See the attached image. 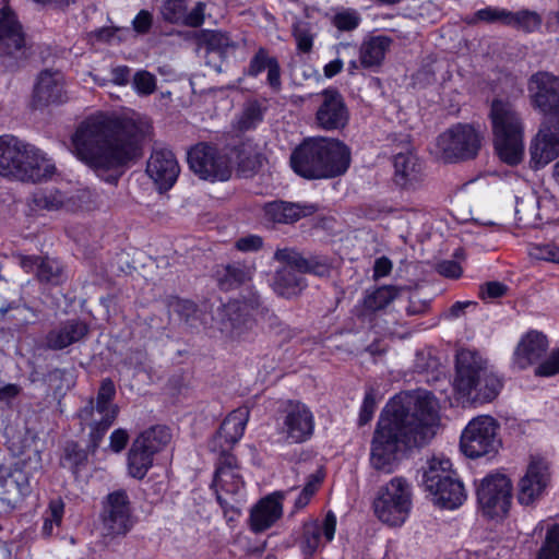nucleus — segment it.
I'll list each match as a JSON object with an SVG mask.
<instances>
[{
	"mask_svg": "<svg viewBox=\"0 0 559 559\" xmlns=\"http://www.w3.org/2000/svg\"><path fill=\"white\" fill-rule=\"evenodd\" d=\"M439 421L438 405L430 393L394 396L382 411L373 432L371 466L392 473L401 453L424 447L436 436Z\"/></svg>",
	"mask_w": 559,
	"mask_h": 559,
	"instance_id": "1",
	"label": "nucleus"
},
{
	"mask_svg": "<svg viewBox=\"0 0 559 559\" xmlns=\"http://www.w3.org/2000/svg\"><path fill=\"white\" fill-rule=\"evenodd\" d=\"M144 126L132 119L96 115L84 120L72 136L79 159L98 176L112 171L105 180L116 185L130 162L141 156Z\"/></svg>",
	"mask_w": 559,
	"mask_h": 559,
	"instance_id": "2",
	"label": "nucleus"
},
{
	"mask_svg": "<svg viewBox=\"0 0 559 559\" xmlns=\"http://www.w3.org/2000/svg\"><path fill=\"white\" fill-rule=\"evenodd\" d=\"M349 165L350 150L337 139L308 138L290 155L293 170L306 179L335 178Z\"/></svg>",
	"mask_w": 559,
	"mask_h": 559,
	"instance_id": "3",
	"label": "nucleus"
},
{
	"mask_svg": "<svg viewBox=\"0 0 559 559\" xmlns=\"http://www.w3.org/2000/svg\"><path fill=\"white\" fill-rule=\"evenodd\" d=\"M55 171V164L34 145L13 135L0 136V176L35 183L50 178Z\"/></svg>",
	"mask_w": 559,
	"mask_h": 559,
	"instance_id": "4",
	"label": "nucleus"
},
{
	"mask_svg": "<svg viewBox=\"0 0 559 559\" xmlns=\"http://www.w3.org/2000/svg\"><path fill=\"white\" fill-rule=\"evenodd\" d=\"M454 389L473 403L495 400L501 388L500 379L488 368L487 361L476 352L461 349L456 354Z\"/></svg>",
	"mask_w": 559,
	"mask_h": 559,
	"instance_id": "5",
	"label": "nucleus"
},
{
	"mask_svg": "<svg viewBox=\"0 0 559 559\" xmlns=\"http://www.w3.org/2000/svg\"><path fill=\"white\" fill-rule=\"evenodd\" d=\"M274 259L283 264L275 272L273 289L282 297L296 296L304 288V278L299 273H312L318 276H328L331 267L325 259L318 257L305 258L293 248L277 249Z\"/></svg>",
	"mask_w": 559,
	"mask_h": 559,
	"instance_id": "6",
	"label": "nucleus"
},
{
	"mask_svg": "<svg viewBox=\"0 0 559 559\" xmlns=\"http://www.w3.org/2000/svg\"><path fill=\"white\" fill-rule=\"evenodd\" d=\"M490 118L498 156L509 165L519 164L524 152L523 122L520 115L511 104L493 100Z\"/></svg>",
	"mask_w": 559,
	"mask_h": 559,
	"instance_id": "7",
	"label": "nucleus"
},
{
	"mask_svg": "<svg viewBox=\"0 0 559 559\" xmlns=\"http://www.w3.org/2000/svg\"><path fill=\"white\" fill-rule=\"evenodd\" d=\"M115 396L114 381L110 378H105L100 382L96 399L91 397L78 413L81 425L91 428L87 448L92 453L97 450L119 414V407L114 403Z\"/></svg>",
	"mask_w": 559,
	"mask_h": 559,
	"instance_id": "8",
	"label": "nucleus"
},
{
	"mask_svg": "<svg viewBox=\"0 0 559 559\" xmlns=\"http://www.w3.org/2000/svg\"><path fill=\"white\" fill-rule=\"evenodd\" d=\"M449 459H432L424 469L421 484L430 492L437 504L455 509L466 499L464 486L451 469Z\"/></svg>",
	"mask_w": 559,
	"mask_h": 559,
	"instance_id": "9",
	"label": "nucleus"
},
{
	"mask_svg": "<svg viewBox=\"0 0 559 559\" xmlns=\"http://www.w3.org/2000/svg\"><path fill=\"white\" fill-rule=\"evenodd\" d=\"M41 457L37 450L25 459L0 465V486L9 504H16L32 492V484L40 474Z\"/></svg>",
	"mask_w": 559,
	"mask_h": 559,
	"instance_id": "10",
	"label": "nucleus"
},
{
	"mask_svg": "<svg viewBox=\"0 0 559 559\" xmlns=\"http://www.w3.org/2000/svg\"><path fill=\"white\" fill-rule=\"evenodd\" d=\"M483 132L468 123H456L437 138V146L445 163L474 159L483 145Z\"/></svg>",
	"mask_w": 559,
	"mask_h": 559,
	"instance_id": "11",
	"label": "nucleus"
},
{
	"mask_svg": "<svg viewBox=\"0 0 559 559\" xmlns=\"http://www.w3.org/2000/svg\"><path fill=\"white\" fill-rule=\"evenodd\" d=\"M269 310L259 293L250 289L226 305L222 330L230 337L239 338L258 319H264Z\"/></svg>",
	"mask_w": 559,
	"mask_h": 559,
	"instance_id": "12",
	"label": "nucleus"
},
{
	"mask_svg": "<svg viewBox=\"0 0 559 559\" xmlns=\"http://www.w3.org/2000/svg\"><path fill=\"white\" fill-rule=\"evenodd\" d=\"M412 506L409 485L403 477H394L379 489L373 501L378 519L391 526L401 525L406 520Z\"/></svg>",
	"mask_w": 559,
	"mask_h": 559,
	"instance_id": "13",
	"label": "nucleus"
},
{
	"mask_svg": "<svg viewBox=\"0 0 559 559\" xmlns=\"http://www.w3.org/2000/svg\"><path fill=\"white\" fill-rule=\"evenodd\" d=\"M171 435L165 426H154L140 433L128 453L129 474L142 479L153 465V457L170 441Z\"/></svg>",
	"mask_w": 559,
	"mask_h": 559,
	"instance_id": "14",
	"label": "nucleus"
},
{
	"mask_svg": "<svg viewBox=\"0 0 559 559\" xmlns=\"http://www.w3.org/2000/svg\"><path fill=\"white\" fill-rule=\"evenodd\" d=\"M512 483L504 474L487 475L477 488V504L489 520H502L509 513L512 500Z\"/></svg>",
	"mask_w": 559,
	"mask_h": 559,
	"instance_id": "15",
	"label": "nucleus"
},
{
	"mask_svg": "<svg viewBox=\"0 0 559 559\" xmlns=\"http://www.w3.org/2000/svg\"><path fill=\"white\" fill-rule=\"evenodd\" d=\"M190 169L203 180L211 182L227 181L233 174L231 157L217 146L198 143L188 152Z\"/></svg>",
	"mask_w": 559,
	"mask_h": 559,
	"instance_id": "16",
	"label": "nucleus"
},
{
	"mask_svg": "<svg viewBox=\"0 0 559 559\" xmlns=\"http://www.w3.org/2000/svg\"><path fill=\"white\" fill-rule=\"evenodd\" d=\"M498 429L499 424L490 416L472 419L461 436L463 453L471 459L497 453L501 445Z\"/></svg>",
	"mask_w": 559,
	"mask_h": 559,
	"instance_id": "17",
	"label": "nucleus"
},
{
	"mask_svg": "<svg viewBox=\"0 0 559 559\" xmlns=\"http://www.w3.org/2000/svg\"><path fill=\"white\" fill-rule=\"evenodd\" d=\"M0 58L13 68L26 58L28 47L22 24L7 0H0Z\"/></svg>",
	"mask_w": 559,
	"mask_h": 559,
	"instance_id": "18",
	"label": "nucleus"
},
{
	"mask_svg": "<svg viewBox=\"0 0 559 559\" xmlns=\"http://www.w3.org/2000/svg\"><path fill=\"white\" fill-rule=\"evenodd\" d=\"M102 532L104 536L126 535L132 527L130 500L124 490L109 493L103 504Z\"/></svg>",
	"mask_w": 559,
	"mask_h": 559,
	"instance_id": "19",
	"label": "nucleus"
},
{
	"mask_svg": "<svg viewBox=\"0 0 559 559\" xmlns=\"http://www.w3.org/2000/svg\"><path fill=\"white\" fill-rule=\"evenodd\" d=\"M528 90L533 105L548 120L559 123V76L548 72H538L531 76Z\"/></svg>",
	"mask_w": 559,
	"mask_h": 559,
	"instance_id": "20",
	"label": "nucleus"
},
{
	"mask_svg": "<svg viewBox=\"0 0 559 559\" xmlns=\"http://www.w3.org/2000/svg\"><path fill=\"white\" fill-rule=\"evenodd\" d=\"M551 481L549 463L540 456H531L526 473L519 481L518 501L532 506L545 493Z\"/></svg>",
	"mask_w": 559,
	"mask_h": 559,
	"instance_id": "21",
	"label": "nucleus"
},
{
	"mask_svg": "<svg viewBox=\"0 0 559 559\" xmlns=\"http://www.w3.org/2000/svg\"><path fill=\"white\" fill-rule=\"evenodd\" d=\"M314 121L325 131L343 130L349 121V110L342 94L335 88H326L320 94Z\"/></svg>",
	"mask_w": 559,
	"mask_h": 559,
	"instance_id": "22",
	"label": "nucleus"
},
{
	"mask_svg": "<svg viewBox=\"0 0 559 559\" xmlns=\"http://www.w3.org/2000/svg\"><path fill=\"white\" fill-rule=\"evenodd\" d=\"M211 486L215 489L216 499L224 509L227 502L223 498L222 492L237 495L243 488L245 481L240 474V467L231 452L223 451L218 454Z\"/></svg>",
	"mask_w": 559,
	"mask_h": 559,
	"instance_id": "23",
	"label": "nucleus"
},
{
	"mask_svg": "<svg viewBox=\"0 0 559 559\" xmlns=\"http://www.w3.org/2000/svg\"><path fill=\"white\" fill-rule=\"evenodd\" d=\"M281 435L288 443H301L313 433L314 420L311 411L300 402L289 401L285 407Z\"/></svg>",
	"mask_w": 559,
	"mask_h": 559,
	"instance_id": "24",
	"label": "nucleus"
},
{
	"mask_svg": "<svg viewBox=\"0 0 559 559\" xmlns=\"http://www.w3.org/2000/svg\"><path fill=\"white\" fill-rule=\"evenodd\" d=\"M64 76L59 70L45 69L37 75L32 96L35 109L66 100Z\"/></svg>",
	"mask_w": 559,
	"mask_h": 559,
	"instance_id": "25",
	"label": "nucleus"
},
{
	"mask_svg": "<svg viewBox=\"0 0 559 559\" xmlns=\"http://www.w3.org/2000/svg\"><path fill=\"white\" fill-rule=\"evenodd\" d=\"M531 163L535 168L549 164L559 156V123L545 121L531 144Z\"/></svg>",
	"mask_w": 559,
	"mask_h": 559,
	"instance_id": "26",
	"label": "nucleus"
},
{
	"mask_svg": "<svg viewBox=\"0 0 559 559\" xmlns=\"http://www.w3.org/2000/svg\"><path fill=\"white\" fill-rule=\"evenodd\" d=\"M336 516L332 511L325 514L322 522L311 520L304 524L300 549L305 556L311 557L321 546L330 543L335 534Z\"/></svg>",
	"mask_w": 559,
	"mask_h": 559,
	"instance_id": "27",
	"label": "nucleus"
},
{
	"mask_svg": "<svg viewBox=\"0 0 559 559\" xmlns=\"http://www.w3.org/2000/svg\"><path fill=\"white\" fill-rule=\"evenodd\" d=\"M147 175L159 186L169 189L176 182L180 168L174 153L166 148L154 150L147 160Z\"/></svg>",
	"mask_w": 559,
	"mask_h": 559,
	"instance_id": "28",
	"label": "nucleus"
},
{
	"mask_svg": "<svg viewBox=\"0 0 559 559\" xmlns=\"http://www.w3.org/2000/svg\"><path fill=\"white\" fill-rule=\"evenodd\" d=\"M247 411L231 412L221 424L216 435L209 443L210 450L221 454L223 451L230 452L233 445L238 442L245 431Z\"/></svg>",
	"mask_w": 559,
	"mask_h": 559,
	"instance_id": "29",
	"label": "nucleus"
},
{
	"mask_svg": "<svg viewBox=\"0 0 559 559\" xmlns=\"http://www.w3.org/2000/svg\"><path fill=\"white\" fill-rule=\"evenodd\" d=\"M88 325L80 319H69L53 329L45 337V346L51 350H61L85 338Z\"/></svg>",
	"mask_w": 559,
	"mask_h": 559,
	"instance_id": "30",
	"label": "nucleus"
},
{
	"mask_svg": "<svg viewBox=\"0 0 559 559\" xmlns=\"http://www.w3.org/2000/svg\"><path fill=\"white\" fill-rule=\"evenodd\" d=\"M313 204L300 205L285 201H274L264 205V218L274 224H293L304 216L313 214Z\"/></svg>",
	"mask_w": 559,
	"mask_h": 559,
	"instance_id": "31",
	"label": "nucleus"
},
{
	"mask_svg": "<svg viewBox=\"0 0 559 559\" xmlns=\"http://www.w3.org/2000/svg\"><path fill=\"white\" fill-rule=\"evenodd\" d=\"M282 499L283 493L276 492L260 500L252 509L250 523L253 532L259 533L267 530L282 516Z\"/></svg>",
	"mask_w": 559,
	"mask_h": 559,
	"instance_id": "32",
	"label": "nucleus"
},
{
	"mask_svg": "<svg viewBox=\"0 0 559 559\" xmlns=\"http://www.w3.org/2000/svg\"><path fill=\"white\" fill-rule=\"evenodd\" d=\"M255 272V266L248 261H234L223 265L216 271L218 287L228 292L250 282Z\"/></svg>",
	"mask_w": 559,
	"mask_h": 559,
	"instance_id": "33",
	"label": "nucleus"
},
{
	"mask_svg": "<svg viewBox=\"0 0 559 559\" xmlns=\"http://www.w3.org/2000/svg\"><path fill=\"white\" fill-rule=\"evenodd\" d=\"M546 336L537 331L528 332L519 343L514 353V362L520 369H524L537 361L547 350Z\"/></svg>",
	"mask_w": 559,
	"mask_h": 559,
	"instance_id": "34",
	"label": "nucleus"
},
{
	"mask_svg": "<svg viewBox=\"0 0 559 559\" xmlns=\"http://www.w3.org/2000/svg\"><path fill=\"white\" fill-rule=\"evenodd\" d=\"M394 180L402 188H412L421 180V164L412 153H397L394 156Z\"/></svg>",
	"mask_w": 559,
	"mask_h": 559,
	"instance_id": "35",
	"label": "nucleus"
},
{
	"mask_svg": "<svg viewBox=\"0 0 559 559\" xmlns=\"http://www.w3.org/2000/svg\"><path fill=\"white\" fill-rule=\"evenodd\" d=\"M391 43L392 39L388 36H373L365 40L359 49L360 66L366 69L379 68Z\"/></svg>",
	"mask_w": 559,
	"mask_h": 559,
	"instance_id": "36",
	"label": "nucleus"
},
{
	"mask_svg": "<svg viewBox=\"0 0 559 559\" xmlns=\"http://www.w3.org/2000/svg\"><path fill=\"white\" fill-rule=\"evenodd\" d=\"M230 152L236 159L238 171L243 177L253 175L262 166L263 156L251 143L236 145Z\"/></svg>",
	"mask_w": 559,
	"mask_h": 559,
	"instance_id": "37",
	"label": "nucleus"
},
{
	"mask_svg": "<svg viewBox=\"0 0 559 559\" xmlns=\"http://www.w3.org/2000/svg\"><path fill=\"white\" fill-rule=\"evenodd\" d=\"M36 278L41 284L58 286L66 281V275L62 265L57 260L41 257Z\"/></svg>",
	"mask_w": 559,
	"mask_h": 559,
	"instance_id": "38",
	"label": "nucleus"
},
{
	"mask_svg": "<svg viewBox=\"0 0 559 559\" xmlns=\"http://www.w3.org/2000/svg\"><path fill=\"white\" fill-rule=\"evenodd\" d=\"M543 19L536 12L528 9H522L516 12L509 11L508 26L523 31L525 33H533L539 29Z\"/></svg>",
	"mask_w": 559,
	"mask_h": 559,
	"instance_id": "39",
	"label": "nucleus"
},
{
	"mask_svg": "<svg viewBox=\"0 0 559 559\" xmlns=\"http://www.w3.org/2000/svg\"><path fill=\"white\" fill-rule=\"evenodd\" d=\"M87 451L74 441L67 442L61 459L62 466L70 468L76 475L87 466Z\"/></svg>",
	"mask_w": 559,
	"mask_h": 559,
	"instance_id": "40",
	"label": "nucleus"
},
{
	"mask_svg": "<svg viewBox=\"0 0 559 559\" xmlns=\"http://www.w3.org/2000/svg\"><path fill=\"white\" fill-rule=\"evenodd\" d=\"M66 202V195L59 190H40L33 194V203L39 210L58 211Z\"/></svg>",
	"mask_w": 559,
	"mask_h": 559,
	"instance_id": "41",
	"label": "nucleus"
},
{
	"mask_svg": "<svg viewBox=\"0 0 559 559\" xmlns=\"http://www.w3.org/2000/svg\"><path fill=\"white\" fill-rule=\"evenodd\" d=\"M508 19L509 10L503 8L486 7L476 11L473 16L466 17L464 21L468 25H476L479 22H485L488 24L501 23L502 25L508 26Z\"/></svg>",
	"mask_w": 559,
	"mask_h": 559,
	"instance_id": "42",
	"label": "nucleus"
},
{
	"mask_svg": "<svg viewBox=\"0 0 559 559\" xmlns=\"http://www.w3.org/2000/svg\"><path fill=\"white\" fill-rule=\"evenodd\" d=\"M397 296L396 288L392 286H382L368 294L365 297L364 305L366 309L371 311H377L385 308L390 302H392Z\"/></svg>",
	"mask_w": 559,
	"mask_h": 559,
	"instance_id": "43",
	"label": "nucleus"
},
{
	"mask_svg": "<svg viewBox=\"0 0 559 559\" xmlns=\"http://www.w3.org/2000/svg\"><path fill=\"white\" fill-rule=\"evenodd\" d=\"M187 9L188 0H163L160 14L166 22L182 25Z\"/></svg>",
	"mask_w": 559,
	"mask_h": 559,
	"instance_id": "44",
	"label": "nucleus"
},
{
	"mask_svg": "<svg viewBox=\"0 0 559 559\" xmlns=\"http://www.w3.org/2000/svg\"><path fill=\"white\" fill-rule=\"evenodd\" d=\"M201 43L206 46L207 50L219 53H224L228 48L234 47L228 34L222 31H203Z\"/></svg>",
	"mask_w": 559,
	"mask_h": 559,
	"instance_id": "45",
	"label": "nucleus"
},
{
	"mask_svg": "<svg viewBox=\"0 0 559 559\" xmlns=\"http://www.w3.org/2000/svg\"><path fill=\"white\" fill-rule=\"evenodd\" d=\"M537 559H559V524H554L547 530Z\"/></svg>",
	"mask_w": 559,
	"mask_h": 559,
	"instance_id": "46",
	"label": "nucleus"
},
{
	"mask_svg": "<svg viewBox=\"0 0 559 559\" xmlns=\"http://www.w3.org/2000/svg\"><path fill=\"white\" fill-rule=\"evenodd\" d=\"M293 36L299 52L309 53L312 50L314 34L308 23L298 22L293 25Z\"/></svg>",
	"mask_w": 559,
	"mask_h": 559,
	"instance_id": "47",
	"label": "nucleus"
},
{
	"mask_svg": "<svg viewBox=\"0 0 559 559\" xmlns=\"http://www.w3.org/2000/svg\"><path fill=\"white\" fill-rule=\"evenodd\" d=\"M132 85L138 95L148 96L156 91V76L146 70L136 71L132 79Z\"/></svg>",
	"mask_w": 559,
	"mask_h": 559,
	"instance_id": "48",
	"label": "nucleus"
},
{
	"mask_svg": "<svg viewBox=\"0 0 559 559\" xmlns=\"http://www.w3.org/2000/svg\"><path fill=\"white\" fill-rule=\"evenodd\" d=\"M263 119V111L257 102H251L246 105L238 121L240 130H250L254 128Z\"/></svg>",
	"mask_w": 559,
	"mask_h": 559,
	"instance_id": "49",
	"label": "nucleus"
},
{
	"mask_svg": "<svg viewBox=\"0 0 559 559\" xmlns=\"http://www.w3.org/2000/svg\"><path fill=\"white\" fill-rule=\"evenodd\" d=\"M361 17L359 13L355 10H344L338 12L333 17L334 26L344 32H350L358 27L360 24Z\"/></svg>",
	"mask_w": 559,
	"mask_h": 559,
	"instance_id": "50",
	"label": "nucleus"
},
{
	"mask_svg": "<svg viewBox=\"0 0 559 559\" xmlns=\"http://www.w3.org/2000/svg\"><path fill=\"white\" fill-rule=\"evenodd\" d=\"M322 479L323 476L319 472L309 475L307 484L305 485L298 498L295 500L296 509H302L309 503L311 497L318 490V486Z\"/></svg>",
	"mask_w": 559,
	"mask_h": 559,
	"instance_id": "51",
	"label": "nucleus"
},
{
	"mask_svg": "<svg viewBox=\"0 0 559 559\" xmlns=\"http://www.w3.org/2000/svg\"><path fill=\"white\" fill-rule=\"evenodd\" d=\"M530 255L534 259L559 264V247L552 243L534 246L530 251Z\"/></svg>",
	"mask_w": 559,
	"mask_h": 559,
	"instance_id": "52",
	"label": "nucleus"
},
{
	"mask_svg": "<svg viewBox=\"0 0 559 559\" xmlns=\"http://www.w3.org/2000/svg\"><path fill=\"white\" fill-rule=\"evenodd\" d=\"M267 328L274 332L276 335L282 336L284 340H290L296 335L295 330L287 326L285 323H283L276 314L271 312L269 310L266 317L263 319Z\"/></svg>",
	"mask_w": 559,
	"mask_h": 559,
	"instance_id": "53",
	"label": "nucleus"
},
{
	"mask_svg": "<svg viewBox=\"0 0 559 559\" xmlns=\"http://www.w3.org/2000/svg\"><path fill=\"white\" fill-rule=\"evenodd\" d=\"M376 411V391L370 388L366 394L359 413V425L369 423Z\"/></svg>",
	"mask_w": 559,
	"mask_h": 559,
	"instance_id": "54",
	"label": "nucleus"
},
{
	"mask_svg": "<svg viewBox=\"0 0 559 559\" xmlns=\"http://www.w3.org/2000/svg\"><path fill=\"white\" fill-rule=\"evenodd\" d=\"M271 63V57L267 56L265 49L260 48L258 52L250 60L247 73L251 76H257L262 71L267 69Z\"/></svg>",
	"mask_w": 559,
	"mask_h": 559,
	"instance_id": "55",
	"label": "nucleus"
},
{
	"mask_svg": "<svg viewBox=\"0 0 559 559\" xmlns=\"http://www.w3.org/2000/svg\"><path fill=\"white\" fill-rule=\"evenodd\" d=\"M175 312L178 313V316L185 320L186 323L193 324V321L197 318L198 314V307L197 305L187 299H180L176 301L175 304Z\"/></svg>",
	"mask_w": 559,
	"mask_h": 559,
	"instance_id": "56",
	"label": "nucleus"
},
{
	"mask_svg": "<svg viewBox=\"0 0 559 559\" xmlns=\"http://www.w3.org/2000/svg\"><path fill=\"white\" fill-rule=\"evenodd\" d=\"M557 373H559V348L554 350L550 356L535 369V374L539 377H552Z\"/></svg>",
	"mask_w": 559,
	"mask_h": 559,
	"instance_id": "57",
	"label": "nucleus"
},
{
	"mask_svg": "<svg viewBox=\"0 0 559 559\" xmlns=\"http://www.w3.org/2000/svg\"><path fill=\"white\" fill-rule=\"evenodd\" d=\"M205 9V2H197L190 12H188V10L186 11V17L182 25L189 27H200L204 23Z\"/></svg>",
	"mask_w": 559,
	"mask_h": 559,
	"instance_id": "58",
	"label": "nucleus"
},
{
	"mask_svg": "<svg viewBox=\"0 0 559 559\" xmlns=\"http://www.w3.org/2000/svg\"><path fill=\"white\" fill-rule=\"evenodd\" d=\"M508 287L500 282H487L479 287V297L481 299H496L506 295Z\"/></svg>",
	"mask_w": 559,
	"mask_h": 559,
	"instance_id": "59",
	"label": "nucleus"
},
{
	"mask_svg": "<svg viewBox=\"0 0 559 559\" xmlns=\"http://www.w3.org/2000/svg\"><path fill=\"white\" fill-rule=\"evenodd\" d=\"M63 513L64 502L62 501V499L57 498L50 500L44 516L48 519L50 522H53L56 527H59L62 522Z\"/></svg>",
	"mask_w": 559,
	"mask_h": 559,
	"instance_id": "60",
	"label": "nucleus"
},
{
	"mask_svg": "<svg viewBox=\"0 0 559 559\" xmlns=\"http://www.w3.org/2000/svg\"><path fill=\"white\" fill-rule=\"evenodd\" d=\"M153 24V15L147 10H141L134 20L132 21V26L134 31L139 34H146L151 29Z\"/></svg>",
	"mask_w": 559,
	"mask_h": 559,
	"instance_id": "61",
	"label": "nucleus"
},
{
	"mask_svg": "<svg viewBox=\"0 0 559 559\" xmlns=\"http://www.w3.org/2000/svg\"><path fill=\"white\" fill-rule=\"evenodd\" d=\"M437 272L449 278H459L462 275L461 265L453 260H445L437 264Z\"/></svg>",
	"mask_w": 559,
	"mask_h": 559,
	"instance_id": "62",
	"label": "nucleus"
},
{
	"mask_svg": "<svg viewBox=\"0 0 559 559\" xmlns=\"http://www.w3.org/2000/svg\"><path fill=\"white\" fill-rule=\"evenodd\" d=\"M109 440H110V449L114 452L119 453L126 448V445L129 441V435H128L127 430L119 428L111 432Z\"/></svg>",
	"mask_w": 559,
	"mask_h": 559,
	"instance_id": "63",
	"label": "nucleus"
},
{
	"mask_svg": "<svg viewBox=\"0 0 559 559\" xmlns=\"http://www.w3.org/2000/svg\"><path fill=\"white\" fill-rule=\"evenodd\" d=\"M263 245L262 238L259 236L250 235L237 240L236 248L240 251H257Z\"/></svg>",
	"mask_w": 559,
	"mask_h": 559,
	"instance_id": "64",
	"label": "nucleus"
}]
</instances>
